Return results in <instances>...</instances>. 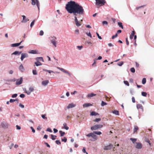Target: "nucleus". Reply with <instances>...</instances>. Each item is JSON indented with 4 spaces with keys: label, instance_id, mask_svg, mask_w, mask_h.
<instances>
[{
    "label": "nucleus",
    "instance_id": "f257e3e1",
    "mask_svg": "<svg viewBox=\"0 0 154 154\" xmlns=\"http://www.w3.org/2000/svg\"><path fill=\"white\" fill-rule=\"evenodd\" d=\"M65 9L69 13H73L75 16V21L76 26H80L81 24L79 22L76 16L77 14H84V11L83 7L75 1H71L68 2L66 5Z\"/></svg>",
    "mask_w": 154,
    "mask_h": 154
},
{
    "label": "nucleus",
    "instance_id": "f03ea898",
    "mask_svg": "<svg viewBox=\"0 0 154 154\" xmlns=\"http://www.w3.org/2000/svg\"><path fill=\"white\" fill-rule=\"evenodd\" d=\"M95 5L97 8L103 6L106 3L105 0H95Z\"/></svg>",
    "mask_w": 154,
    "mask_h": 154
},
{
    "label": "nucleus",
    "instance_id": "7ed1b4c3",
    "mask_svg": "<svg viewBox=\"0 0 154 154\" xmlns=\"http://www.w3.org/2000/svg\"><path fill=\"white\" fill-rule=\"evenodd\" d=\"M32 1L31 4L33 5H35L36 4L38 10H39V5L40 3L38 0H31Z\"/></svg>",
    "mask_w": 154,
    "mask_h": 154
},
{
    "label": "nucleus",
    "instance_id": "20e7f679",
    "mask_svg": "<svg viewBox=\"0 0 154 154\" xmlns=\"http://www.w3.org/2000/svg\"><path fill=\"white\" fill-rule=\"evenodd\" d=\"M103 127V125H94L91 127V129L92 130H96L99 128H101Z\"/></svg>",
    "mask_w": 154,
    "mask_h": 154
},
{
    "label": "nucleus",
    "instance_id": "39448f33",
    "mask_svg": "<svg viewBox=\"0 0 154 154\" xmlns=\"http://www.w3.org/2000/svg\"><path fill=\"white\" fill-rule=\"evenodd\" d=\"M1 125L3 128H7L8 126V124L7 122H3L2 123Z\"/></svg>",
    "mask_w": 154,
    "mask_h": 154
},
{
    "label": "nucleus",
    "instance_id": "423d86ee",
    "mask_svg": "<svg viewBox=\"0 0 154 154\" xmlns=\"http://www.w3.org/2000/svg\"><path fill=\"white\" fill-rule=\"evenodd\" d=\"M34 90V88L33 87H29L28 91H27L26 90H25V92L27 93L28 95H29L31 92L33 91Z\"/></svg>",
    "mask_w": 154,
    "mask_h": 154
},
{
    "label": "nucleus",
    "instance_id": "0eeeda50",
    "mask_svg": "<svg viewBox=\"0 0 154 154\" xmlns=\"http://www.w3.org/2000/svg\"><path fill=\"white\" fill-rule=\"evenodd\" d=\"M23 78L21 77L20 79H17L16 80V84L17 85H19L21 84L23 82Z\"/></svg>",
    "mask_w": 154,
    "mask_h": 154
},
{
    "label": "nucleus",
    "instance_id": "6e6552de",
    "mask_svg": "<svg viewBox=\"0 0 154 154\" xmlns=\"http://www.w3.org/2000/svg\"><path fill=\"white\" fill-rule=\"evenodd\" d=\"M57 68L61 70V71L63 72L68 74L69 76H70V73H69L68 71H67V70H65V69L61 68L59 67H57Z\"/></svg>",
    "mask_w": 154,
    "mask_h": 154
},
{
    "label": "nucleus",
    "instance_id": "1a4fd4ad",
    "mask_svg": "<svg viewBox=\"0 0 154 154\" xmlns=\"http://www.w3.org/2000/svg\"><path fill=\"white\" fill-rule=\"evenodd\" d=\"M112 146V145L110 144L109 145L105 146L104 148V149L105 150H109L111 149Z\"/></svg>",
    "mask_w": 154,
    "mask_h": 154
},
{
    "label": "nucleus",
    "instance_id": "9d476101",
    "mask_svg": "<svg viewBox=\"0 0 154 154\" xmlns=\"http://www.w3.org/2000/svg\"><path fill=\"white\" fill-rule=\"evenodd\" d=\"M21 54V59L22 61L23 60V59L28 57V55L26 53H22Z\"/></svg>",
    "mask_w": 154,
    "mask_h": 154
},
{
    "label": "nucleus",
    "instance_id": "9b49d317",
    "mask_svg": "<svg viewBox=\"0 0 154 154\" xmlns=\"http://www.w3.org/2000/svg\"><path fill=\"white\" fill-rule=\"evenodd\" d=\"M22 17H23V20L21 21L22 23H25L27 21H28L29 20V19H28V18L27 19L26 18V17L25 16L23 15L22 16Z\"/></svg>",
    "mask_w": 154,
    "mask_h": 154
},
{
    "label": "nucleus",
    "instance_id": "f8f14e48",
    "mask_svg": "<svg viewBox=\"0 0 154 154\" xmlns=\"http://www.w3.org/2000/svg\"><path fill=\"white\" fill-rule=\"evenodd\" d=\"M137 109H142V111H143V107L141 104H137Z\"/></svg>",
    "mask_w": 154,
    "mask_h": 154
},
{
    "label": "nucleus",
    "instance_id": "ddd939ff",
    "mask_svg": "<svg viewBox=\"0 0 154 154\" xmlns=\"http://www.w3.org/2000/svg\"><path fill=\"white\" fill-rule=\"evenodd\" d=\"M23 40L20 43H14V44H12L11 45V46L12 47H13L18 46L20 45V44L23 42Z\"/></svg>",
    "mask_w": 154,
    "mask_h": 154
},
{
    "label": "nucleus",
    "instance_id": "4468645a",
    "mask_svg": "<svg viewBox=\"0 0 154 154\" xmlns=\"http://www.w3.org/2000/svg\"><path fill=\"white\" fill-rule=\"evenodd\" d=\"M49 82V81L48 80L43 81L42 82V84L44 86H45Z\"/></svg>",
    "mask_w": 154,
    "mask_h": 154
},
{
    "label": "nucleus",
    "instance_id": "2eb2a0df",
    "mask_svg": "<svg viewBox=\"0 0 154 154\" xmlns=\"http://www.w3.org/2000/svg\"><path fill=\"white\" fill-rule=\"evenodd\" d=\"M142 144L140 143H137L136 147L137 149H140L142 147Z\"/></svg>",
    "mask_w": 154,
    "mask_h": 154
},
{
    "label": "nucleus",
    "instance_id": "dca6fc26",
    "mask_svg": "<svg viewBox=\"0 0 154 154\" xmlns=\"http://www.w3.org/2000/svg\"><path fill=\"white\" fill-rule=\"evenodd\" d=\"M75 105L73 104V103H71L69 104L67 106V109H69L75 107Z\"/></svg>",
    "mask_w": 154,
    "mask_h": 154
},
{
    "label": "nucleus",
    "instance_id": "f3484780",
    "mask_svg": "<svg viewBox=\"0 0 154 154\" xmlns=\"http://www.w3.org/2000/svg\"><path fill=\"white\" fill-rule=\"evenodd\" d=\"M135 33V31H132V33H131V34L130 35V38L131 39H132L133 38L134 36L135 35H134Z\"/></svg>",
    "mask_w": 154,
    "mask_h": 154
},
{
    "label": "nucleus",
    "instance_id": "a211bd4d",
    "mask_svg": "<svg viewBox=\"0 0 154 154\" xmlns=\"http://www.w3.org/2000/svg\"><path fill=\"white\" fill-rule=\"evenodd\" d=\"M99 114L96 112L94 111L92 112L90 114V115L91 116H96L97 115H99Z\"/></svg>",
    "mask_w": 154,
    "mask_h": 154
},
{
    "label": "nucleus",
    "instance_id": "6ab92c4d",
    "mask_svg": "<svg viewBox=\"0 0 154 154\" xmlns=\"http://www.w3.org/2000/svg\"><path fill=\"white\" fill-rule=\"evenodd\" d=\"M91 106H92V104L89 103H85L83 105V106L84 107H88Z\"/></svg>",
    "mask_w": 154,
    "mask_h": 154
},
{
    "label": "nucleus",
    "instance_id": "aec40b11",
    "mask_svg": "<svg viewBox=\"0 0 154 154\" xmlns=\"http://www.w3.org/2000/svg\"><path fill=\"white\" fill-rule=\"evenodd\" d=\"M28 53L29 54H37V51L36 50H31L30 51L28 52Z\"/></svg>",
    "mask_w": 154,
    "mask_h": 154
},
{
    "label": "nucleus",
    "instance_id": "412c9836",
    "mask_svg": "<svg viewBox=\"0 0 154 154\" xmlns=\"http://www.w3.org/2000/svg\"><path fill=\"white\" fill-rule=\"evenodd\" d=\"M96 94H95L93 93H91L90 94H88L87 95V97H91L93 96H96Z\"/></svg>",
    "mask_w": 154,
    "mask_h": 154
},
{
    "label": "nucleus",
    "instance_id": "4be33fe9",
    "mask_svg": "<svg viewBox=\"0 0 154 154\" xmlns=\"http://www.w3.org/2000/svg\"><path fill=\"white\" fill-rule=\"evenodd\" d=\"M21 53H22L21 51L19 52L18 51H16L14 52V53H13L12 54H14V55L18 54V55H19Z\"/></svg>",
    "mask_w": 154,
    "mask_h": 154
},
{
    "label": "nucleus",
    "instance_id": "5701e85b",
    "mask_svg": "<svg viewBox=\"0 0 154 154\" xmlns=\"http://www.w3.org/2000/svg\"><path fill=\"white\" fill-rule=\"evenodd\" d=\"M138 129V128L137 126H134V133L135 132H136L137 131Z\"/></svg>",
    "mask_w": 154,
    "mask_h": 154
},
{
    "label": "nucleus",
    "instance_id": "b1692460",
    "mask_svg": "<svg viewBox=\"0 0 154 154\" xmlns=\"http://www.w3.org/2000/svg\"><path fill=\"white\" fill-rule=\"evenodd\" d=\"M112 112L113 113L115 114L116 115H119V111L117 110H114Z\"/></svg>",
    "mask_w": 154,
    "mask_h": 154
},
{
    "label": "nucleus",
    "instance_id": "393cba45",
    "mask_svg": "<svg viewBox=\"0 0 154 154\" xmlns=\"http://www.w3.org/2000/svg\"><path fill=\"white\" fill-rule=\"evenodd\" d=\"M92 137L94 139V140H96L97 139V136L96 135L94 134V132L93 133Z\"/></svg>",
    "mask_w": 154,
    "mask_h": 154
},
{
    "label": "nucleus",
    "instance_id": "a878e982",
    "mask_svg": "<svg viewBox=\"0 0 154 154\" xmlns=\"http://www.w3.org/2000/svg\"><path fill=\"white\" fill-rule=\"evenodd\" d=\"M20 70L21 71H23L24 70V69L23 66L22 64H21L19 67Z\"/></svg>",
    "mask_w": 154,
    "mask_h": 154
},
{
    "label": "nucleus",
    "instance_id": "bb28decb",
    "mask_svg": "<svg viewBox=\"0 0 154 154\" xmlns=\"http://www.w3.org/2000/svg\"><path fill=\"white\" fill-rule=\"evenodd\" d=\"M63 128L66 130H67L69 129V127L67 126V124L66 123H64L63 124Z\"/></svg>",
    "mask_w": 154,
    "mask_h": 154
},
{
    "label": "nucleus",
    "instance_id": "cd10ccee",
    "mask_svg": "<svg viewBox=\"0 0 154 154\" xmlns=\"http://www.w3.org/2000/svg\"><path fill=\"white\" fill-rule=\"evenodd\" d=\"M35 64L36 66H38L42 65V63L39 62L37 61V62H35Z\"/></svg>",
    "mask_w": 154,
    "mask_h": 154
},
{
    "label": "nucleus",
    "instance_id": "c85d7f7f",
    "mask_svg": "<svg viewBox=\"0 0 154 154\" xmlns=\"http://www.w3.org/2000/svg\"><path fill=\"white\" fill-rule=\"evenodd\" d=\"M51 138L52 140H54L57 137V136L56 135H54L52 134L51 135Z\"/></svg>",
    "mask_w": 154,
    "mask_h": 154
},
{
    "label": "nucleus",
    "instance_id": "c756f323",
    "mask_svg": "<svg viewBox=\"0 0 154 154\" xmlns=\"http://www.w3.org/2000/svg\"><path fill=\"white\" fill-rule=\"evenodd\" d=\"M118 25L122 29H123V27L122 26V23L121 22H118Z\"/></svg>",
    "mask_w": 154,
    "mask_h": 154
},
{
    "label": "nucleus",
    "instance_id": "7c9ffc66",
    "mask_svg": "<svg viewBox=\"0 0 154 154\" xmlns=\"http://www.w3.org/2000/svg\"><path fill=\"white\" fill-rule=\"evenodd\" d=\"M59 133H60V136L62 137L64 136V135L65 134V133L64 132H63L61 131H59Z\"/></svg>",
    "mask_w": 154,
    "mask_h": 154
},
{
    "label": "nucleus",
    "instance_id": "2f4dec72",
    "mask_svg": "<svg viewBox=\"0 0 154 154\" xmlns=\"http://www.w3.org/2000/svg\"><path fill=\"white\" fill-rule=\"evenodd\" d=\"M94 133L95 134L100 135L102 134V133L100 131H95L94 132Z\"/></svg>",
    "mask_w": 154,
    "mask_h": 154
},
{
    "label": "nucleus",
    "instance_id": "473e14b6",
    "mask_svg": "<svg viewBox=\"0 0 154 154\" xmlns=\"http://www.w3.org/2000/svg\"><path fill=\"white\" fill-rule=\"evenodd\" d=\"M15 101H18V99H16V100L11 99L10 100V103H13V102H14Z\"/></svg>",
    "mask_w": 154,
    "mask_h": 154
},
{
    "label": "nucleus",
    "instance_id": "72a5a7b5",
    "mask_svg": "<svg viewBox=\"0 0 154 154\" xmlns=\"http://www.w3.org/2000/svg\"><path fill=\"white\" fill-rule=\"evenodd\" d=\"M123 64V61L117 63V65L119 66H122Z\"/></svg>",
    "mask_w": 154,
    "mask_h": 154
},
{
    "label": "nucleus",
    "instance_id": "f704fd0d",
    "mask_svg": "<svg viewBox=\"0 0 154 154\" xmlns=\"http://www.w3.org/2000/svg\"><path fill=\"white\" fill-rule=\"evenodd\" d=\"M146 82V79L145 78H143L142 80V83L143 84H145Z\"/></svg>",
    "mask_w": 154,
    "mask_h": 154
},
{
    "label": "nucleus",
    "instance_id": "c9c22d12",
    "mask_svg": "<svg viewBox=\"0 0 154 154\" xmlns=\"http://www.w3.org/2000/svg\"><path fill=\"white\" fill-rule=\"evenodd\" d=\"M130 140L132 141L133 143H134L137 140V139L135 138H131Z\"/></svg>",
    "mask_w": 154,
    "mask_h": 154
},
{
    "label": "nucleus",
    "instance_id": "e433bc0d",
    "mask_svg": "<svg viewBox=\"0 0 154 154\" xmlns=\"http://www.w3.org/2000/svg\"><path fill=\"white\" fill-rule=\"evenodd\" d=\"M46 115V114L42 115L41 116L43 119L47 120V118L45 116Z\"/></svg>",
    "mask_w": 154,
    "mask_h": 154
},
{
    "label": "nucleus",
    "instance_id": "4c0bfd02",
    "mask_svg": "<svg viewBox=\"0 0 154 154\" xmlns=\"http://www.w3.org/2000/svg\"><path fill=\"white\" fill-rule=\"evenodd\" d=\"M141 94L143 96L146 97L147 95V94L146 92H142L141 93Z\"/></svg>",
    "mask_w": 154,
    "mask_h": 154
},
{
    "label": "nucleus",
    "instance_id": "58836bf2",
    "mask_svg": "<svg viewBox=\"0 0 154 154\" xmlns=\"http://www.w3.org/2000/svg\"><path fill=\"white\" fill-rule=\"evenodd\" d=\"M51 42L55 47H56V42L55 41L51 40Z\"/></svg>",
    "mask_w": 154,
    "mask_h": 154
},
{
    "label": "nucleus",
    "instance_id": "ea45409f",
    "mask_svg": "<svg viewBox=\"0 0 154 154\" xmlns=\"http://www.w3.org/2000/svg\"><path fill=\"white\" fill-rule=\"evenodd\" d=\"M124 83L125 85L128 86H129V84L128 82L127 81H124Z\"/></svg>",
    "mask_w": 154,
    "mask_h": 154
},
{
    "label": "nucleus",
    "instance_id": "a19ab883",
    "mask_svg": "<svg viewBox=\"0 0 154 154\" xmlns=\"http://www.w3.org/2000/svg\"><path fill=\"white\" fill-rule=\"evenodd\" d=\"M101 119L100 118H97L94 120V121L96 122H98L99 121H100L101 120Z\"/></svg>",
    "mask_w": 154,
    "mask_h": 154
},
{
    "label": "nucleus",
    "instance_id": "79ce46f5",
    "mask_svg": "<svg viewBox=\"0 0 154 154\" xmlns=\"http://www.w3.org/2000/svg\"><path fill=\"white\" fill-rule=\"evenodd\" d=\"M32 73L34 75H36L37 74V72L36 70H32Z\"/></svg>",
    "mask_w": 154,
    "mask_h": 154
},
{
    "label": "nucleus",
    "instance_id": "37998d69",
    "mask_svg": "<svg viewBox=\"0 0 154 154\" xmlns=\"http://www.w3.org/2000/svg\"><path fill=\"white\" fill-rule=\"evenodd\" d=\"M67 140V138L66 137H64L63 139H61L62 141H63L65 143H66V142Z\"/></svg>",
    "mask_w": 154,
    "mask_h": 154
},
{
    "label": "nucleus",
    "instance_id": "c03bdc74",
    "mask_svg": "<svg viewBox=\"0 0 154 154\" xmlns=\"http://www.w3.org/2000/svg\"><path fill=\"white\" fill-rule=\"evenodd\" d=\"M130 71L131 72L134 73L135 72V69L134 68H131L130 69Z\"/></svg>",
    "mask_w": 154,
    "mask_h": 154
},
{
    "label": "nucleus",
    "instance_id": "a18cd8bd",
    "mask_svg": "<svg viewBox=\"0 0 154 154\" xmlns=\"http://www.w3.org/2000/svg\"><path fill=\"white\" fill-rule=\"evenodd\" d=\"M107 103L104 102L103 101H102L101 103V105L102 106H104V105H106Z\"/></svg>",
    "mask_w": 154,
    "mask_h": 154
},
{
    "label": "nucleus",
    "instance_id": "49530a36",
    "mask_svg": "<svg viewBox=\"0 0 154 154\" xmlns=\"http://www.w3.org/2000/svg\"><path fill=\"white\" fill-rule=\"evenodd\" d=\"M35 20H33L31 23V24H30V27H32V26H33V25H34V22H35Z\"/></svg>",
    "mask_w": 154,
    "mask_h": 154
},
{
    "label": "nucleus",
    "instance_id": "de8ad7c7",
    "mask_svg": "<svg viewBox=\"0 0 154 154\" xmlns=\"http://www.w3.org/2000/svg\"><path fill=\"white\" fill-rule=\"evenodd\" d=\"M93 133H91L86 135V136L88 137H91L92 136Z\"/></svg>",
    "mask_w": 154,
    "mask_h": 154
},
{
    "label": "nucleus",
    "instance_id": "09e8293b",
    "mask_svg": "<svg viewBox=\"0 0 154 154\" xmlns=\"http://www.w3.org/2000/svg\"><path fill=\"white\" fill-rule=\"evenodd\" d=\"M97 59H95L94 60V62L93 64H92V66H96V60Z\"/></svg>",
    "mask_w": 154,
    "mask_h": 154
},
{
    "label": "nucleus",
    "instance_id": "8fccbe9b",
    "mask_svg": "<svg viewBox=\"0 0 154 154\" xmlns=\"http://www.w3.org/2000/svg\"><path fill=\"white\" fill-rule=\"evenodd\" d=\"M102 24L103 25H107L108 22L107 21H103L102 22Z\"/></svg>",
    "mask_w": 154,
    "mask_h": 154
},
{
    "label": "nucleus",
    "instance_id": "3c124183",
    "mask_svg": "<svg viewBox=\"0 0 154 154\" xmlns=\"http://www.w3.org/2000/svg\"><path fill=\"white\" fill-rule=\"evenodd\" d=\"M56 143L57 144H60L61 142L59 140H56Z\"/></svg>",
    "mask_w": 154,
    "mask_h": 154
},
{
    "label": "nucleus",
    "instance_id": "603ef678",
    "mask_svg": "<svg viewBox=\"0 0 154 154\" xmlns=\"http://www.w3.org/2000/svg\"><path fill=\"white\" fill-rule=\"evenodd\" d=\"M144 6H145V5H142V6H139V7H136V10H138L139 8H143V7H144Z\"/></svg>",
    "mask_w": 154,
    "mask_h": 154
},
{
    "label": "nucleus",
    "instance_id": "864d4df0",
    "mask_svg": "<svg viewBox=\"0 0 154 154\" xmlns=\"http://www.w3.org/2000/svg\"><path fill=\"white\" fill-rule=\"evenodd\" d=\"M117 35H117V33H116L115 35H113L112 36V39H113L114 38H116V37H117Z\"/></svg>",
    "mask_w": 154,
    "mask_h": 154
},
{
    "label": "nucleus",
    "instance_id": "5fc2aeb1",
    "mask_svg": "<svg viewBox=\"0 0 154 154\" xmlns=\"http://www.w3.org/2000/svg\"><path fill=\"white\" fill-rule=\"evenodd\" d=\"M44 34V32L43 31L41 30L39 32V35H42Z\"/></svg>",
    "mask_w": 154,
    "mask_h": 154
},
{
    "label": "nucleus",
    "instance_id": "6e6d98bb",
    "mask_svg": "<svg viewBox=\"0 0 154 154\" xmlns=\"http://www.w3.org/2000/svg\"><path fill=\"white\" fill-rule=\"evenodd\" d=\"M47 131L50 132H52L51 129L50 128H48L46 130Z\"/></svg>",
    "mask_w": 154,
    "mask_h": 154
},
{
    "label": "nucleus",
    "instance_id": "4d7b16f0",
    "mask_svg": "<svg viewBox=\"0 0 154 154\" xmlns=\"http://www.w3.org/2000/svg\"><path fill=\"white\" fill-rule=\"evenodd\" d=\"M17 94H14L12 95V98L16 97H17Z\"/></svg>",
    "mask_w": 154,
    "mask_h": 154
},
{
    "label": "nucleus",
    "instance_id": "13d9d810",
    "mask_svg": "<svg viewBox=\"0 0 154 154\" xmlns=\"http://www.w3.org/2000/svg\"><path fill=\"white\" fill-rule=\"evenodd\" d=\"M96 34H97V36H98V38L99 39H102V38H101V36H100L99 35V34L97 32H96Z\"/></svg>",
    "mask_w": 154,
    "mask_h": 154
},
{
    "label": "nucleus",
    "instance_id": "bf43d9fd",
    "mask_svg": "<svg viewBox=\"0 0 154 154\" xmlns=\"http://www.w3.org/2000/svg\"><path fill=\"white\" fill-rule=\"evenodd\" d=\"M86 34L88 36L90 37L91 38H92V36L90 32H89V33L87 32Z\"/></svg>",
    "mask_w": 154,
    "mask_h": 154
},
{
    "label": "nucleus",
    "instance_id": "052dcab7",
    "mask_svg": "<svg viewBox=\"0 0 154 154\" xmlns=\"http://www.w3.org/2000/svg\"><path fill=\"white\" fill-rule=\"evenodd\" d=\"M20 96L21 98H24L25 97V95L23 94H21L20 95Z\"/></svg>",
    "mask_w": 154,
    "mask_h": 154
},
{
    "label": "nucleus",
    "instance_id": "680f3d73",
    "mask_svg": "<svg viewBox=\"0 0 154 154\" xmlns=\"http://www.w3.org/2000/svg\"><path fill=\"white\" fill-rule=\"evenodd\" d=\"M145 141L146 142L148 143H149V145H151V143H150V141L149 140V139H146V140H145Z\"/></svg>",
    "mask_w": 154,
    "mask_h": 154
},
{
    "label": "nucleus",
    "instance_id": "e2e57ef3",
    "mask_svg": "<svg viewBox=\"0 0 154 154\" xmlns=\"http://www.w3.org/2000/svg\"><path fill=\"white\" fill-rule=\"evenodd\" d=\"M132 101L133 103H135V99L134 97H132Z\"/></svg>",
    "mask_w": 154,
    "mask_h": 154
},
{
    "label": "nucleus",
    "instance_id": "0e129e2a",
    "mask_svg": "<svg viewBox=\"0 0 154 154\" xmlns=\"http://www.w3.org/2000/svg\"><path fill=\"white\" fill-rule=\"evenodd\" d=\"M126 44L127 45H128L129 44V42L128 41L127 38H126Z\"/></svg>",
    "mask_w": 154,
    "mask_h": 154
},
{
    "label": "nucleus",
    "instance_id": "69168bd1",
    "mask_svg": "<svg viewBox=\"0 0 154 154\" xmlns=\"http://www.w3.org/2000/svg\"><path fill=\"white\" fill-rule=\"evenodd\" d=\"M19 106L22 108H24V105L21 103H20L19 105Z\"/></svg>",
    "mask_w": 154,
    "mask_h": 154
},
{
    "label": "nucleus",
    "instance_id": "338daca9",
    "mask_svg": "<svg viewBox=\"0 0 154 154\" xmlns=\"http://www.w3.org/2000/svg\"><path fill=\"white\" fill-rule=\"evenodd\" d=\"M17 129V130H20L21 129V127L20 126H18V125H17L16 126Z\"/></svg>",
    "mask_w": 154,
    "mask_h": 154
},
{
    "label": "nucleus",
    "instance_id": "774afa93",
    "mask_svg": "<svg viewBox=\"0 0 154 154\" xmlns=\"http://www.w3.org/2000/svg\"><path fill=\"white\" fill-rule=\"evenodd\" d=\"M77 47L79 50H81L83 46H77Z\"/></svg>",
    "mask_w": 154,
    "mask_h": 154
}]
</instances>
